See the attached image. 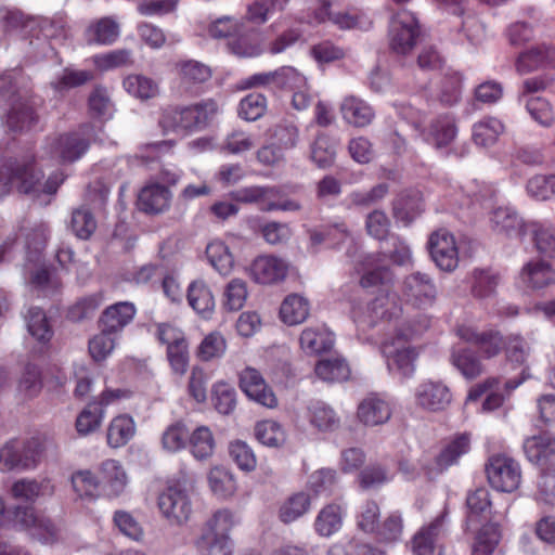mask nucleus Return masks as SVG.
<instances>
[{"instance_id":"obj_1","label":"nucleus","mask_w":555,"mask_h":555,"mask_svg":"<svg viewBox=\"0 0 555 555\" xmlns=\"http://www.w3.org/2000/svg\"><path fill=\"white\" fill-rule=\"evenodd\" d=\"M42 178V170L38 168L37 160L33 156H25L21 160H15L14 164H4L0 166V197L10 192L12 184L25 194L53 195L65 180L61 171L51 173L44 182H41Z\"/></svg>"},{"instance_id":"obj_2","label":"nucleus","mask_w":555,"mask_h":555,"mask_svg":"<svg viewBox=\"0 0 555 555\" xmlns=\"http://www.w3.org/2000/svg\"><path fill=\"white\" fill-rule=\"evenodd\" d=\"M55 449L47 437H33L28 440H11L0 449V470L34 469L46 454Z\"/></svg>"},{"instance_id":"obj_3","label":"nucleus","mask_w":555,"mask_h":555,"mask_svg":"<svg viewBox=\"0 0 555 555\" xmlns=\"http://www.w3.org/2000/svg\"><path fill=\"white\" fill-rule=\"evenodd\" d=\"M430 320L427 315H420L414 324H408L406 328H401L398 333V344L401 339H410L415 335L423 333L429 327ZM382 352L387 360V366L390 372L397 373L402 377H410L415 370V361L418 357L416 349L410 345H396L384 343Z\"/></svg>"},{"instance_id":"obj_4","label":"nucleus","mask_w":555,"mask_h":555,"mask_svg":"<svg viewBox=\"0 0 555 555\" xmlns=\"http://www.w3.org/2000/svg\"><path fill=\"white\" fill-rule=\"evenodd\" d=\"M192 477H184L183 485L178 481L170 485L160 493L158 498V507L162 515L170 525L181 526L185 524L192 514V503L188 493L186 486L193 485Z\"/></svg>"},{"instance_id":"obj_5","label":"nucleus","mask_w":555,"mask_h":555,"mask_svg":"<svg viewBox=\"0 0 555 555\" xmlns=\"http://www.w3.org/2000/svg\"><path fill=\"white\" fill-rule=\"evenodd\" d=\"M389 47L398 55H408L418 42L421 28L413 13L400 10L389 23Z\"/></svg>"},{"instance_id":"obj_6","label":"nucleus","mask_w":555,"mask_h":555,"mask_svg":"<svg viewBox=\"0 0 555 555\" xmlns=\"http://www.w3.org/2000/svg\"><path fill=\"white\" fill-rule=\"evenodd\" d=\"M487 478L491 487L501 492H513L521 480L519 464L505 455H493L486 465Z\"/></svg>"},{"instance_id":"obj_7","label":"nucleus","mask_w":555,"mask_h":555,"mask_svg":"<svg viewBox=\"0 0 555 555\" xmlns=\"http://www.w3.org/2000/svg\"><path fill=\"white\" fill-rule=\"evenodd\" d=\"M401 294L406 304L417 309H426L436 302L438 291L428 274L417 271L403 279Z\"/></svg>"},{"instance_id":"obj_8","label":"nucleus","mask_w":555,"mask_h":555,"mask_svg":"<svg viewBox=\"0 0 555 555\" xmlns=\"http://www.w3.org/2000/svg\"><path fill=\"white\" fill-rule=\"evenodd\" d=\"M448 509L443 511L429 524L424 525L414 534L411 541L414 555H443V546L440 537L444 532Z\"/></svg>"},{"instance_id":"obj_9","label":"nucleus","mask_w":555,"mask_h":555,"mask_svg":"<svg viewBox=\"0 0 555 555\" xmlns=\"http://www.w3.org/2000/svg\"><path fill=\"white\" fill-rule=\"evenodd\" d=\"M13 522L43 543L52 542L56 537V529L51 520L38 514L33 507H16L13 512Z\"/></svg>"},{"instance_id":"obj_10","label":"nucleus","mask_w":555,"mask_h":555,"mask_svg":"<svg viewBox=\"0 0 555 555\" xmlns=\"http://www.w3.org/2000/svg\"><path fill=\"white\" fill-rule=\"evenodd\" d=\"M456 336L468 344L477 346L483 358L496 357L505 347L506 341L502 334L495 330L479 332L469 325H459L455 328Z\"/></svg>"},{"instance_id":"obj_11","label":"nucleus","mask_w":555,"mask_h":555,"mask_svg":"<svg viewBox=\"0 0 555 555\" xmlns=\"http://www.w3.org/2000/svg\"><path fill=\"white\" fill-rule=\"evenodd\" d=\"M430 257L442 271L451 272L459 264V251L454 236L446 230L434 232L428 241Z\"/></svg>"},{"instance_id":"obj_12","label":"nucleus","mask_w":555,"mask_h":555,"mask_svg":"<svg viewBox=\"0 0 555 555\" xmlns=\"http://www.w3.org/2000/svg\"><path fill=\"white\" fill-rule=\"evenodd\" d=\"M415 401L424 410L439 412L450 405L452 395L449 387L443 383L426 380L416 388Z\"/></svg>"},{"instance_id":"obj_13","label":"nucleus","mask_w":555,"mask_h":555,"mask_svg":"<svg viewBox=\"0 0 555 555\" xmlns=\"http://www.w3.org/2000/svg\"><path fill=\"white\" fill-rule=\"evenodd\" d=\"M240 386L246 396L257 403L267 408L276 406V397L256 369L246 367L242 371L240 374Z\"/></svg>"},{"instance_id":"obj_14","label":"nucleus","mask_w":555,"mask_h":555,"mask_svg":"<svg viewBox=\"0 0 555 555\" xmlns=\"http://www.w3.org/2000/svg\"><path fill=\"white\" fill-rule=\"evenodd\" d=\"M389 403L378 393H370L362 399L357 409V417L365 426H378L390 420Z\"/></svg>"},{"instance_id":"obj_15","label":"nucleus","mask_w":555,"mask_h":555,"mask_svg":"<svg viewBox=\"0 0 555 555\" xmlns=\"http://www.w3.org/2000/svg\"><path fill=\"white\" fill-rule=\"evenodd\" d=\"M101 491L104 495L116 498L120 495L127 485L128 476L122 465L116 460H105L99 467Z\"/></svg>"},{"instance_id":"obj_16","label":"nucleus","mask_w":555,"mask_h":555,"mask_svg":"<svg viewBox=\"0 0 555 555\" xmlns=\"http://www.w3.org/2000/svg\"><path fill=\"white\" fill-rule=\"evenodd\" d=\"M287 263L274 256H260L250 266L253 279L260 284H273L285 279Z\"/></svg>"},{"instance_id":"obj_17","label":"nucleus","mask_w":555,"mask_h":555,"mask_svg":"<svg viewBox=\"0 0 555 555\" xmlns=\"http://www.w3.org/2000/svg\"><path fill=\"white\" fill-rule=\"evenodd\" d=\"M89 143L78 133H65L49 143V150L62 163L79 159L88 150Z\"/></svg>"},{"instance_id":"obj_18","label":"nucleus","mask_w":555,"mask_h":555,"mask_svg":"<svg viewBox=\"0 0 555 555\" xmlns=\"http://www.w3.org/2000/svg\"><path fill=\"white\" fill-rule=\"evenodd\" d=\"M8 105L4 121L9 130L23 132L29 130L38 121V116L26 96H20Z\"/></svg>"},{"instance_id":"obj_19","label":"nucleus","mask_w":555,"mask_h":555,"mask_svg":"<svg viewBox=\"0 0 555 555\" xmlns=\"http://www.w3.org/2000/svg\"><path fill=\"white\" fill-rule=\"evenodd\" d=\"M193 105L167 107L159 119V126L163 129V133L165 134L168 131L178 129H199Z\"/></svg>"},{"instance_id":"obj_20","label":"nucleus","mask_w":555,"mask_h":555,"mask_svg":"<svg viewBox=\"0 0 555 555\" xmlns=\"http://www.w3.org/2000/svg\"><path fill=\"white\" fill-rule=\"evenodd\" d=\"M524 450L528 460L537 465L545 466L555 463V439L548 434L526 439Z\"/></svg>"},{"instance_id":"obj_21","label":"nucleus","mask_w":555,"mask_h":555,"mask_svg":"<svg viewBox=\"0 0 555 555\" xmlns=\"http://www.w3.org/2000/svg\"><path fill=\"white\" fill-rule=\"evenodd\" d=\"M135 313L137 308L132 302L114 304L103 311L99 320L100 328L117 334L134 318Z\"/></svg>"},{"instance_id":"obj_22","label":"nucleus","mask_w":555,"mask_h":555,"mask_svg":"<svg viewBox=\"0 0 555 555\" xmlns=\"http://www.w3.org/2000/svg\"><path fill=\"white\" fill-rule=\"evenodd\" d=\"M299 344L306 354L318 356L334 347V336L325 326L306 327L299 336Z\"/></svg>"},{"instance_id":"obj_23","label":"nucleus","mask_w":555,"mask_h":555,"mask_svg":"<svg viewBox=\"0 0 555 555\" xmlns=\"http://www.w3.org/2000/svg\"><path fill=\"white\" fill-rule=\"evenodd\" d=\"M171 192L159 183H152L141 189V211L159 215L170 207Z\"/></svg>"},{"instance_id":"obj_24","label":"nucleus","mask_w":555,"mask_h":555,"mask_svg":"<svg viewBox=\"0 0 555 555\" xmlns=\"http://www.w3.org/2000/svg\"><path fill=\"white\" fill-rule=\"evenodd\" d=\"M401 313V307L395 295L388 292L379 293L367 306V314L372 325L382 321H391Z\"/></svg>"},{"instance_id":"obj_25","label":"nucleus","mask_w":555,"mask_h":555,"mask_svg":"<svg viewBox=\"0 0 555 555\" xmlns=\"http://www.w3.org/2000/svg\"><path fill=\"white\" fill-rule=\"evenodd\" d=\"M450 361L467 379H475L485 372L480 358L469 348L454 346L451 350Z\"/></svg>"},{"instance_id":"obj_26","label":"nucleus","mask_w":555,"mask_h":555,"mask_svg":"<svg viewBox=\"0 0 555 555\" xmlns=\"http://www.w3.org/2000/svg\"><path fill=\"white\" fill-rule=\"evenodd\" d=\"M343 118L354 127H365L374 119L373 108L363 100L353 95L344 99L340 105Z\"/></svg>"},{"instance_id":"obj_27","label":"nucleus","mask_w":555,"mask_h":555,"mask_svg":"<svg viewBox=\"0 0 555 555\" xmlns=\"http://www.w3.org/2000/svg\"><path fill=\"white\" fill-rule=\"evenodd\" d=\"M135 431L137 425L131 416L127 414L115 416L107 427V444L114 449L124 447L134 437Z\"/></svg>"},{"instance_id":"obj_28","label":"nucleus","mask_w":555,"mask_h":555,"mask_svg":"<svg viewBox=\"0 0 555 555\" xmlns=\"http://www.w3.org/2000/svg\"><path fill=\"white\" fill-rule=\"evenodd\" d=\"M520 276L525 284L534 289L555 284V270L541 260L528 262L522 268Z\"/></svg>"},{"instance_id":"obj_29","label":"nucleus","mask_w":555,"mask_h":555,"mask_svg":"<svg viewBox=\"0 0 555 555\" xmlns=\"http://www.w3.org/2000/svg\"><path fill=\"white\" fill-rule=\"evenodd\" d=\"M232 527V514L227 509L217 511L205 524L197 541L228 540Z\"/></svg>"},{"instance_id":"obj_30","label":"nucleus","mask_w":555,"mask_h":555,"mask_svg":"<svg viewBox=\"0 0 555 555\" xmlns=\"http://www.w3.org/2000/svg\"><path fill=\"white\" fill-rule=\"evenodd\" d=\"M26 270L29 273L27 278L28 284L43 296L53 295L62 287V281L56 274L52 273L43 266L29 263Z\"/></svg>"},{"instance_id":"obj_31","label":"nucleus","mask_w":555,"mask_h":555,"mask_svg":"<svg viewBox=\"0 0 555 555\" xmlns=\"http://www.w3.org/2000/svg\"><path fill=\"white\" fill-rule=\"evenodd\" d=\"M468 513L466 516L467 528H470L481 519H486L491 513L490 493L486 488H478L468 493L466 498Z\"/></svg>"},{"instance_id":"obj_32","label":"nucleus","mask_w":555,"mask_h":555,"mask_svg":"<svg viewBox=\"0 0 555 555\" xmlns=\"http://www.w3.org/2000/svg\"><path fill=\"white\" fill-rule=\"evenodd\" d=\"M53 488L48 481L22 478L11 487V494L15 500L35 502L38 498L52 494Z\"/></svg>"},{"instance_id":"obj_33","label":"nucleus","mask_w":555,"mask_h":555,"mask_svg":"<svg viewBox=\"0 0 555 555\" xmlns=\"http://www.w3.org/2000/svg\"><path fill=\"white\" fill-rule=\"evenodd\" d=\"M308 420L320 431H333L340 423L335 411L322 401L312 402L308 406Z\"/></svg>"},{"instance_id":"obj_34","label":"nucleus","mask_w":555,"mask_h":555,"mask_svg":"<svg viewBox=\"0 0 555 555\" xmlns=\"http://www.w3.org/2000/svg\"><path fill=\"white\" fill-rule=\"evenodd\" d=\"M505 127L494 117L485 118L473 126V141L481 147H489L496 143Z\"/></svg>"},{"instance_id":"obj_35","label":"nucleus","mask_w":555,"mask_h":555,"mask_svg":"<svg viewBox=\"0 0 555 555\" xmlns=\"http://www.w3.org/2000/svg\"><path fill=\"white\" fill-rule=\"evenodd\" d=\"M343 525V509L338 504L325 505L317 515L314 529L321 537H331Z\"/></svg>"},{"instance_id":"obj_36","label":"nucleus","mask_w":555,"mask_h":555,"mask_svg":"<svg viewBox=\"0 0 555 555\" xmlns=\"http://www.w3.org/2000/svg\"><path fill=\"white\" fill-rule=\"evenodd\" d=\"M280 315L289 325L301 323L309 315V304L299 295H288L281 305Z\"/></svg>"},{"instance_id":"obj_37","label":"nucleus","mask_w":555,"mask_h":555,"mask_svg":"<svg viewBox=\"0 0 555 555\" xmlns=\"http://www.w3.org/2000/svg\"><path fill=\"white\" fill-rule=\"evenodd\" d=\"M190 451L197 460L212 455L216 447L215 438L207 426H198L189 436Z\"/></svg>"},{"instance_id":"obj_38","label":"nucleus","mask_w":555,"mask_h":555,"mask_svg":"<svg viewBox=\"0 0 555 555\" xmlns=\"http://www.w3.org/2000/svg\"><path fill=\"white\" fill-rule=\"evenodd\" d=\"M470 447V437L467 434H461L454 437L436 457L437 466L446 469L457 462V459L467 453Z\"/></svg>"},{"instance_id":"obj_39","label":"nucleus","mask_w":555,"mask_h":555,"mask_svg":"<svg viewBox=\"0 0 555 555\" xmlns=\"http://www.w3.org/2000/svg\"><path fill=\"white\" fill-rule=\"evenodd\" d=\"M288 2L289 0H255L247 7L246 18L257 25L264 24L270 14L282 12Z\"/></svg>"},{"instance_id":"obj_40","label":"nucleus","mask_w":555,"mask_h":555,"mask_svg":"<svg viewBox=\"0 0 555 555\" xmlns=\"http://www.w3.org/2000/svg\"><path fill=\"white\" fill-rule=\"evenodd\" d=\"M310 505V496L305 492H297L281 505L279 518L284 524H291L304 516L309 511Z\"/></svg>"},{"instance_id":"obj_41","label":"nucleus","mask_w":555,"mask_h":555,"mask_svg":"<svg viewBox=\"0 0 555 555\" xmlns=\"http://www.w3.org/2000/svg\"><path fill=\"white\" fill-rule=\"evenodd\" d=\"M314 371L321 379L331 383L347 380L350 375V369L341 358L320 360Z\"/></svg>"},{"instance_id":"obj_42","label":"nucleus","mask_w":555,"mask_h":555,"mask_svg":"<svg viewBox=\"0 0 555 555\" xmlns=\"http://www.w3.org/2000/svg\"><path fill=\"white\" fill-rule=\"evenodd\" d=\"M188 301L199 314H207L214 310L215 300L210 289L202 281H194L188 288Z\"/></svg>"},{"instance_id":"obj_43","label":"nucleus","mask_w":555,"mask_h":555,"mask_svg":"<svg viewBox=\"0 0 555 555\" xmlns=\"http://www.w3.org/2000/svg\"><path fill=\"white\" fill-rule=\"evenodd\" d=\"M492 222L496 231L507 236H521L524 223L518 215L509 208H498L493 212Z\"/></svg>"},{"instance_id":"obj_44","label":"nucleus","mask_w":555,"mask_h":555,"mask_svg":"<svg viewBox=\"0 0 555 555\" xmlns=\"http://www.w3.org/2000/svg\"><path fill=\"white\" fill-rule=\"evenodd\" d=\"M272 142L284 153L297 147L299 143V129L291 121H281L271 130Z\"/></svg>"},{"instance_id":"obj_45","label":"nucleus","mask_w":555,"mask_h":555,"mask_svg":"<svg viewBox=\"0 0 555 555\" xmlns=\"http://www.w3.org/2000/svg\"><path fill=\"white\" fill-rule=\"evenodd\" d=\"M206 255L210 264L223 275L228 274L234 264L229 247L221 241L209 243L206 247Z\"/></svg>"},{"instance_id":"obj_46","label":"nucleus","mask_w":555,"mask_h":555,"mask_svg":"<svg viewBox=\"0 0 555 555\" xmlns=\"http://www.w3.org/2000/svg\"><path fill=\"white\" fill-rule=\"evenodd\" d=\"M87 34L89 41L101 44H111L119 36V26L111 17H103L89 26Z\"/></svg>"},{"instance_id":"obj_47","label":"nucleus","mask_w":555,"mask_h":555,"mask_svg":"<svg viewBox=\"0 0 555 555\" xmlns=\"http://www.w3.org/2000/svg\"><path fill=\"white\" fill-rule=\"evenodd\" d=\"M500 276L491 270L477 269L473 272L472 294L476 298H488L495 294Z\"/></svg>"},{"instance_id":"obj_48","label":"nucleus","mask_w":555,"mask_h":555,"mask_svg":"<svg viewBox=\"0 0 555 555\" xmlns=\"http://www.w3.org/2000/svg\"><path fill=\"white\" fill-rule=\"evenodd\" d=\"M455 135L456 127L454 120L449 116H443L433 121L427 140L437 147H441L450 144Z\"/></svg>"},{"instance_id":"obj_49","label":"nucleus","mask_w":555,"mask_h":555,"mask_svg":"<svg viewBox=\"0 0 555 555\" xmlns=\"http://www.w3.org/2000/svg\"><path fill=\"white\" fill-rule=\"evenodd\" d=\"M255 435L264 446L279 448L286 441V435L281 425L274 421H262L256 425Z\"/></svg>"},{"instance_id":"obj_50","label":"nucleus","mask_w":555,"mask_h":555,"mask_svg":"<svg viewBox=\"0 0 555 555\" xmlns=\"http://www.w3.org/2000/svg\"><path fill=\"white\" fill-rule=\"evenodd\" d=\"M26 322L29 334L36 340L44 344L51 339L53 333L41 309L30 308L26 317Z\"/></svg>"},{"instance_id":"obj_51","label":"nucleus","mask_w":555,"mask_h":555,"mask_svg":"<svg viewBox=\"0 0 555 555\" xmlns=\"http://www.w3.org/2000/svg\"><path fill=\"white\" fill-rule=\"evenodd\" d=\"M208 482L212 492L220 496L232 495L236 489L233 475L223 467H214L208 474Z\"/></svg>"},{"instance_id":"obj_52","label":"nucleus","mask_w":555,"mask_h":555,"mask_svg":"<svg viewBox=\"0 0 555 555\" xmlns=\"http://www.w3.org/2000/svg\"><path fill=\"white\" fill-rule=\"evenodd\" d=\"M116 334L104 331L101 332L89 340V352L92 359L96 362L105 360L115 349Z\"/></svg>"},{"instance_id":"obj_53","label":"nucleus","mask_w":555,"mask_h":555,"mask_svg":"<svg viewBox=\"0 0 555 555\" xmlns=\"http://www.w3.org/2000/svg\"><path fill=\"white\" fill-rule=\"evenodd\" d=\"M550 51L537 47L519 54L516 61V70L524 75L531 73L547 63Z\"/></svg>"},{"instance_id":"obj_54","label":"nucleus","mask_w":555,"mask_h":555,"mask_svg":"<svg viewBox=\"0 0 555 555\" xmlns=\"http://www.w3.org/2000/svg\"><path fill=\"white\" fill-rule=\"evenodd\" d=\"M335 145L325 134H319L311 145V159L320 168H327L335 162Z\"/></svg>"},{"instance_id":"obj_55","label":"nucleus","mask_w":555,"mask_h":555,"mask_svg":"<svg viewBox=\"0 0 555 555\" xmlns=\"http://www.w3.org/2000/svg\"><path fill=\"white\" fill-rule=\"evenodd\" d=\"M42 389L41 371L35 364L25 365L18 379V391L27 398L37 397Z\"/></svg>"},{"instance_id":"obj_56","label":"nucleus","mask_w":555,"mask_h":555,"mask_svg":"<svg viewBox=\"0 0 555 555\" xmlns=\"http://www.w3.org/2000/svg\"><path fill=\"white\" fill-rule=\"evenodd\" d=\"M280 190L278 188L248 186L231 193V197L238 203L254 204L266 199L278 197Z\"/></svg>"},{"instance_id":"obj_57","label":"nucleus","mask_w":555,"mask_h":555,"mask_svg":"<svg viewBox=\"0 0 555 555\" xmlns=\"http://www.w3.org/2000/svg\"><path fill=\"white\" fill-rule=\"evenodd\" d=\"M23 77L16 70L0 75V104H10L20 96H25L21 91Z\"/></svg>"},{"instance_id":"obj_58","label":"nucleus","mask_w":555,"mask_h":555,"mask_svg":"<svg viewBox=\"0 0 555 555\" xmlns=\"http://www.w3.org/2000/svg\"><path fill=\"white\" fill-rule=\"evenodd\" d=\"M229 454L232 461L244 472H253L257 460L251 448L244 441L236 440L230 443Z\"/></svg>"},{"instance_id":"obj_59","label":"nucleus","mask_w":555,"mask_h":555,"mask_svg":"<svg viewBox=\"0 0 555 555\" xmlns=\"http://www.w3.org/2000/svg\"><path fill=\"white\" fill-rule=\"evenodd\" d=\"M103 420V411L89 404L76 418V430L80 436H88L100 428Z\"/></svg>"},{"instance_id":"obj_60","label":"nucleus","mask_w":555,"mask_h":555,"mask_svg":"<svg viewBox=\"0 0 555 555\" xmlns=\"http://www.w3.org/2000/svg\"><path fill=\"white\" fill-rule=\"evenodd\" d=\"M72 230L81 240L89 238L96 229V221L91 211L85 207L73 211Z\"/></svg>"},{"instance_id":"obj_61","label":"nucleus","mask_w":555,"mask_h":555,"mask_svg":"<svg viewBox=\"0 0 555 555\" xmlns=\"http://www.w3.org/2000/svg\"><path fill=\"white\" fill-rule=\"evenodd\" d=\"M72 483L75 492L79 496L93 498L101 490L100 478L90 470H79L72 477Z\"/></svg>"},{"instance_id":"obj_62","label":"nucleus","mask_w":555,"mask_h":555,"mask_svg":"<svg viewBox=\"0 0 555 555\" xmlns=\"http://www.w3.org/2000/svg\"><path fill=\"white\" fill-rule=\"evenodd\" d=\"M235 389L225 383H218L212 389V400L216 410L224 415L233 412L236 405Z\"/></svg>"},{"instance_id":"obj_63","label":"nucleus","mask_w":555,"mask_h":555,"mask_svg":"<svg viewBox=\"0 0 555 555\" xmlns=\"http://www.w3.org/2000/svg\"><path fill=\"white\" fill-rule=\"evenodd\" d=\"M336 483V470L321 468L313 472L308 480L309 489L315 494H331Z\"/></svg>"},{"instance_id":"obj_64","label":"nucleus","mask_w":555,"mask_h":555,"mask_svg":"<svg viewBox=\"0 0 555 555\" xmlns=\"http://www.w3.org/2000/svg\"><path fill=\"white\" fill-rule=\"evenodd\" d=\"M527 192L530 196L546 201L555 194V175H537L527 182Z\"/></svg>"}]
</instances>
